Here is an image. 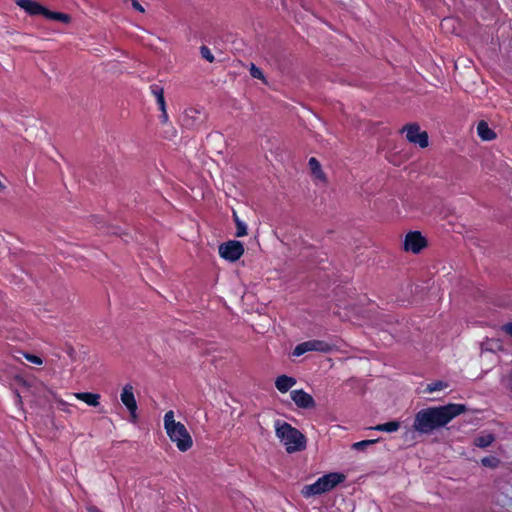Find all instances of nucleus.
Returning <instances> with one entry per match:
<instances>
[{
	"label": "nucleus",
	"instance_id": "nucleus-26",
	"mask_svg": "<svg viewBox=\"0 0 512 512\" xmlns=\"http://www.w3.org/2000/svg\"><path fill=\"white\" fill-rule=\"evenodd\" d=\"M446 386L447 385L445 383H443L442 381H437L435 383H432V384L428 385L427 390L429 392L440 391L443 388H445Z\"/></svg>",
	"mask_w": 512,
	"mask_h": 512
},
{
	"label": "nucleus",
	"instance_id": "nucleus-30",
	"mask_svg": "<svg viewBox=\"0 0 512 512\" xmlns=\"http://www.w3.org/2000/svg\"><path fill=\"white\" fill-rule=\"evenodd\" d=\"M132 6L135 10L142 13L144 12L143 6L137 0H132Z\"/></svg>",
	"mask_w": 512,
	"mask_h": 512
},
{
	"label": "nucleus",
	"instance_id": "nucleus-18",
	"mask_svg": "<svg viewBox=\"0 0 512 512\" xmlns=\"http://www.w3.org/2000/svg\"><path fill=\"white\" fill-rule=\"evenodd\" d=\"M308 165L310 167V170L312 172V174L318 178V179H324L325 178V175L321 169V165H320V162L315 158V157H311L308 161Z\"/></svg>",
	"mask_w": 512,
	"mask_h": 512
},
{
	"label": "nucleus",
	"instance_id": "nucleus-28",
	"mask_svg": "<svg viewBox=\"0 0 512 512\" xmlns=\"http://www.w3.org/2000/svg\"><path fill=\"white\" fill-rule=\"evenodd\" d=\"M156 103L160 110H164V108L166 107L165 97L160 96L159 98L156 99Z\"/></svg>",
	"mask_w": 512,
	"mask_h": 512
},
{
	"label": "nucleus",
	"instance_id": "nucleus-15",
	"mask_svg": "<svg viewBox=\"0 0 512 512\" xmlns=\"http://www.w3.org/2000/svg\"><path fill=\"white\" fill-rule=\"evenodd\" d=\"M44 17L46 19H49V20H55V21H60L62 23H69L70 20H71V17L70 15L66 14V13H62V12H54V11H50L49 9L46 8V11H45V14H44Z\"/></svg>",
	"mask_w": 512,
	"mask_h": 512
},
{
	"label": "nucleus",
	"instance_id": "nucleus-17",
	"mask_svg": "<svg viewBox=\"0 0 512 512\" xmlns=\"http://www.w3.org/2000/svg\"><path fill=\"white\" fill-rule=\"evenodd\" d=\"M494 440H495V438H494L493 434H486V435L477 436L474 439L473 444L479 448H486V447L490 446L494 442Z\"/></svg>",
	"mask_w": 512,
	"mask_h": 512
},
{
	"label": "nucleus",
	"instance_id": "nucleus-4",
	"mask_svg": "<svg viewBox=\"0 0 512 512\" xmlns=\"http://www.w3.org/2000/svg\"><path fill=\"white\" fill-rule=\"evenodd\" d=\"M345 475L339 472H331L318 478L313 484L306 485L302 494L305 497L321 495L325 492L331 491L337 485L345 480Z\"/></svg>",
	"mask_w": 512,
	"mask_h": 512
},
{
	"label": "nucleus",
	"instance_id": "nucleus-9",
	"mask_svg": "<svg viewBox=\"0 0 512 512\" xmlns=\"http://www.w3.org/2000/svg\"><path fill=\"white\" fill-rule=\"evenodd\" d=\"M133 390L134 388L131 384H126L122 389L120 399L123 405L129 411L132 421L135 422L137 419V402Z\"/></svg>",
	"mask_w": 512,
	"mask_h": 512
},
{
	"label": "nucleus",
	"instance_id": "nucleus-33",
	"mask_svg": "<svg viewBox=\"0 0 512 512\" xmlns=\"http://www.w3.org/2000/svg\"><path fill=\"white\" fill-rule=\"evenodd\" d=\"M242 501H243V504H244L245 508H248L249 505L252 504L250 500H248V499H246L244 497H242Z\"/></svg>",
	"mask_w": 512,
	"mask_h": 512
},
{
	"label": "nucleus",
	"instance_id": "nucleus-6",
	"mask_svg": "<svg viewBox=\"0 0 512 512\" xmlns=\"http://www.w3.org/2000/svg\"><path fill=\"white\" fill-rule=\"evenodd\" d=\"M401 133L406 132V138L410 143L426 148L429 144V137L426 131H421L417 123H409L402 127Z\"/></svg>",
	"mask_w": 512,
	"mask_h": 512
},
{
	"label": "nucleus",
	"instance_id": "nucleus-24",
	"mask_svg": "<svg viewBox=\"0 0 512 512\" xmlns=\"http://www.w3.org/2000/svg\"><path fill=\"white\" fill-rule=\"evenodd\" d=\"M377 441H378V440H376V439H372V440H362V441H359V442L354 443V444H353V447H354L355 449L360 450V449H363V448H365V447H367V446H370V445H372V444L376 443Z\"/></svg>",
	"mask_w": 512,
	"mask_h": 512
},
{
	"label": "nucleus",
	"instance_id": "nucleus-29",
	"mask_svg": "<svg viewBox=\"0 0 512 512\" xmlns=\"http://www.w3.org/2000/svg\"><path fill=\"white\" fill-rule=\"evenodd\" d=\"M199 115L200 112L196 109L190 108L185 111V117H195V115Z\"/></svg>",
	"mask_w": 512,
	"mask_h": 512
},
{
	"label": "nucleus",
	"instance_id": "nucleus-16",
	"mask_svg": "<svg viewBox=\"0 0 512 512\" xmlns=\"http://www.w3.org/2000/svg\"><path fill=\"white\" fill-rule=\"evenodd\" d=\"M399 428H400V422L394 420V421H389L386 423L378 424L375 427H373L372 429H374L376 431L391 433V432L397 431Z\"/></svg>",
	"mask_w": 512,
	"mask_h": 512
},
{
	"label": "nucleus",
	"instance_id": "nucleus-20",
	"mask_svg": "<svg viewBox=\"0 0 512 512\" xmlns=\"http://www.w3.org/2000/svg\"><path fill=\"white\" fill-rule=\"evenodd\" d=\"M481 464L488 468H497L500 464V459L495 456H486L481 459Z\"/></svg>",
	"mask_w": 512,
	"mask_h": 512
},
{
	"label": "nucleus",
	"instance_id": "nucleus-7",
	"mask_svg": "<svg viewBox=\"0 0 512 512\" xmlns=\"http://www.w3.org/2000/svg\"><path fill=\"white\" fill-rule=\"evenodd\" d=\"M244 254V245L237 240H229L219 246V255L230 262H235Z\"/></svg>",
	"mask_w": 512,
	"mask_h": 512
},
{
	"label": "nucleus",
	"instance_id": "nucleus-34",
	"mask_svg": "<svg viewBox=\"0 0 512 512\" xmlns=\"http://www.w3.org/2000/svg\"><path fill=\"white\" fill-rule=\"evenodd\" d=\"M15 394H16L17 400H18L19 402H21V396H20V394H19L17 391L15 392Z\"/></svg>",
	"mask_w": 512,
	"mask_h": 512
},
{
	"label": "nucleus",
	"instance_id": "nucleus-22",
	"mask_svg": "<svg viewBox=\"0 0 512 512\" xmlns=\"http://www.w3.org/2000/svg\"><path fill=\"white\" fill-rule=\"evenodd\" d=\"M200 54H201L202 58H204L205 60H207L210 63L214 62V60H215L214 55L212 54L211 50L205 45H202L200 47Z\"/></svg>",
	"mask_w": 512,
	"mask_h": 512
},
{
	"label": "nucleus",
	"instance_id": "nucleus-13",
	"mask_svg": "<svg viewBox=\"0 0 512 512\" xmlns=\"http://www.w3.org/2000/svg\"><path fill=\"white\" fill-rule=\"evenodd\" d=\"M478 136L484 141H491L496 138V133L489 127L484 120L480 121L477 125Z\"/></svg>",
	"mask_w": 512,
	"mask_h": 512
},
{
	"label": "nucleus",
	"instance_id": "nucleus-11",
	"mask_svg": "<svg viewBox=\"0 0 512 512\" xmlns=\"http://www.w3.org/2000/svg\"><path fill=\"white\" fill-rule=\"evenodd\" d=\"M16 4L30 16H44L46 7L34 0H16Z\"/></svg>",
	"mask_w": 512,
	"mask_h": 512
},
{
	"label": "nucleus",
	"instance_id": "nucleus-3",
	"mask_svg": "<svg viewBox=\"0 0 512 512\" xmlns=\"http://www.w3.org/2000/svg\"><path fill=\"white\" fill-rule=\"evenodd\" d=\"M164 429L169 439L176 444L181 452H186L193 445V440L187 428L181 422L175 421L174 411L169 410L164 415Z\"/></svg>",
	"mask_w": 512,
	"mask_h": 512
},
{
	"label": "nucleus",
	"instance_id": "nucleus-14",
	"mask_svg": "<svg viewBox=\"0 0 512 512\" xmlns=\"http://www.w3.org/2000/svg\"><path fill=\"white\" fill-rule=\"evenodd\" d=\"M76 398L85 402L89 406L96 407L99 405L100 395L91 392H80L75 394Z\"/></svg>",
	"mask_w": 512,
	"mask_h": 512
},
{
	"label": "nucleus",
	"instance_id": "nucleus-10",
	"mask_svg": "<svg viewBox=\"0 0 512 512\" xmlns=\"http://www.w3.org/2000/svg\"><path fill=\"white\" fill-rule=\"evenodd\" d=\"M290 397L299 408L312 409L316 406L313 397L303 389L292 390L290 392Z\"/></svg>",
	"mask_w": 512,
	"mask_h": 512
},
{
	"label": "nucleus",
	"instance_id": "nucleus-2",
	"mask_svg": "<svg viewBox=\"0 0 512 512\" xmlns=\"http://www.w3.org/2000/svg\"><path fill=\"white\" fill-rule=\"evenodd\" d=\"M274 427L275 434L284 444L287 453L291 454L306 449L307 439L297 428L281 420H276Z\"/></svg>",
	"mask_w": 512,
	"mask_h": 512
},
{
	"label": "nucleus",
	"instance_id": "nucleus-32",
	"mask_svg": "<svg viewBox=\"0 0 512 512\" xmlns=\"http://www.w3.org/2000/svg\"><path fill=\"white\" fill-rule=\"evenodd\" d=\"M503 330L506 334L512 337V323H507L503 326Z\"/></svg>",
	"mask_w": 512,
	"mask_h": 512
},
{
	"label": "nucleus",
	"instance_id": "nucleus-23",
	"mask_svg": "<svg viewBox=\"0 0 512 512\" xmlns=\"http://www.w3.org/2000/svg\"><path fill=\"white\" fill-rule=\"evenodd\" d=\"M150 91L155 99L159 98L160 96H164V89L158 84L150 85Z\"/></svg>",
	"mask_w": 512,
	"mask_h": 512
},
{
	"label": "nucleus",
	"instance_id": "nucleus-5",
	"mask_svg": "<svg viewBox=\"0 0 512 512\" xmlns=\"http://www.w3.org/2000/svg\"><path fill=\"white\" fill-rule=\"evenodd\" d=\"M333 345L323 340H308L296 345L293 349L292 355L299 357L307 352L317 351L322 353H328L332 351Z\"/></svg>",
	"mask_w": 512,
	"mask_h": 512
},
{
	"label": "nucleus",
	"instance_id": "nucleus-27",
	"mask_svg": "<svg viewBox=\"0 0 512 512\" xmlns=\"http://www.w3.org/2000/svg\"><path fill=\"white\" fill-rule=\"evenodd\" d=\"M454 23H455V19L453 18H444L442 21H441V27L443 29H446V28H449L450 26H454Z\"/></svg>",
	"mask_w": 512,
	"mask_h": 512
},
{
	"label": "nucleus",
	"instance_id": "nucleus-1",
	"mask_svg": "<svg viewBox=\"0 0 512 512\" xmlns=\"http://www.w3.org/2000/svg\"><path fill=\"white\" fill-rule=\"evenodd\" d=\"M466 410L464 404L458 403L424 408L416 413L413 427L420 433L429 434L435 429L445 426Z\"/></svg>",
	"mask_w": 512,
	"mask_h": 512
},
{
	"label": "nucleus",
	"instance_id": "nucleus-31",
	"mask_svg": "<svg viewBox=\"0 0 512 512\" xmlns=\"http://www.w3.org/2000/svg\"><path fill=\"white\" fill-rule=\"evenodd\" d=\"M162 113L160 115V121L162 123H166L168 121V114H167V110H166V107L164 108V110H160Z\"/></svg>",
	"mask_w": 512,
	"mask_h": 512
},
{
	"label": "nucleus",
	"instance_id": "nucleus-12",
	"mask_svg": "<svg viewBox=\"0 0 512 512\" xmlns=\"http://www.w3.org/2000/svg\"><path fill=\"white\" fill-rule=\"evenodd\" d=\"M295 384H296V379L291 376H287V375H280L275 380V386H276L277 390L281 393H286Z\"/></svg>",
	"mask_w": 512,
	"mask_h": 512
},
{
	"label": "nucleus",
	"instance_id": "nucleus-25",
	"mask_svg": "<svg viewBox=\"0 0 512 512\" xmlns=\"http://www.w3.org/2000/svg\"><path fill=\"white\" fill-rule=\"evenodd\" d=\"M24 357L26 360H28L29 362L35 364V365H42L43 364V360L37 356V355H34V354H30V353H25L24 354Z\"/></svg>",
	"mask_w": 512,
	"mask_h": 512
},
{
	"label": "nucleus",
	"instance_id": "nucleus-8",
	"mask_svg": "<svg viewBox=\"0 0 512 512\" xmlns=\"http://www.w3.org/2000/svg\"><path fill=\"white\" fill-rule=\"evenodd\" d=\"M427 246L426 238L419 231H410L404 239L405 251L418 254Z\"/></svg>",
	"mask_w": 512,
	"mask_h": 512
},
{
	"label": "nucleus",
	"instance_id": "nucleus-21",
	"mask_svg": "<svg viewBox=\"0 0 512 512\" xmlns=\"http://www.w3.org/2000/svg\"><path fill=\"white\" fill-rule=\"evenodd\" d=\"M249 72L253 78L262 80L263 82H266L263 71L260 68H258L256 65L251 64Z\"/></svg>",
	"mask_w": 512,
	"mask_h": 512
},
{
	"label": "nucleus",
	"instance_id": "nucleus-19",
	"mask_svg": "<svg viewBox=\"0 0 512 512\" xmlns=\"http://www.w3.org/2000/svg\"><path fill=\"white\" fill-rule=\"evenodd\" d=\"M233 220L236 225L235 236L236 237L246 236L247 235V225L242 220H240L239 216L237 215V213L235 211H233Z\"/></svg>",
	"mask_w": 512,
	"mask_h": 512
}]
</instances>
